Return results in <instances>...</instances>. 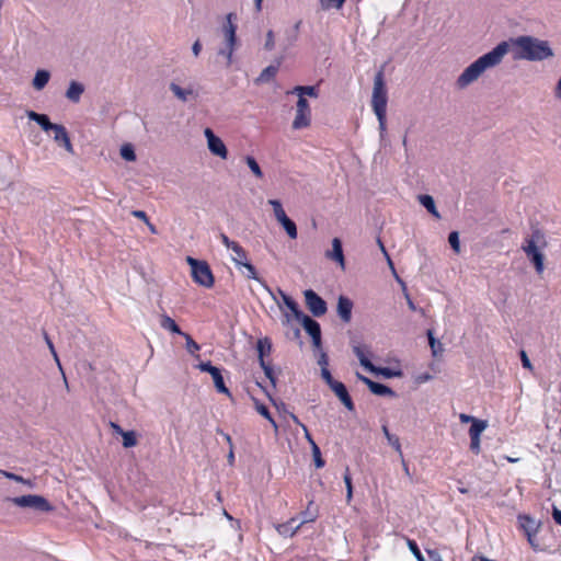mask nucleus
<instances>
[{"label":"nucleus","instance_id":"4d7b16f0","mask_svg":"<svg viewBox=\"0 0 561 561\" xmlns=\"http://www.w3.org/2000/svg\"><path fill=\"white\" fill-rule=\"evenodd\" d=\"M45 341H46V343H47V345H48V347H49V350H50L55 360L57 362L59 368L61 369L60 362L58 359V356H57V353L55 351L54 344H53V342L50 341L49 336L46 333H45Z\"/></svg>","mask_w":561,"mask_h":561},{"label":"nucleus","instance_id":"6ab92c4d","mask_svg":"<svg viewBox=\"0 0 561 561\" xmlns=\"http://www.w3.org/2000/svg\"><path fill=\"white\" fill-rule=\"evenodd\" d=\"M169 89L174 94V96L181 102H187L190 100H195L197 98V93L191 87L182 88L178 83L171 82Z\"/></svg>","mask_w":561,"mask_h":561},{"label":"nucleus","instance_id":"72a5a7b5","mask_svg":"<svg viewBox=\"0 0 561 561\" xmlns=\"http://www.w3.org/2000/svg\"><path fill=\"white\" fill-rule=\"evenodd\" d=\"M231 251L233 253L231 259L237 266H240L243 262L248 261L247 252L239 243L233 245Z\"/></svg>","mask_w":561,"mask_h":561},{"label":"nucleus","instance_id":"49530a36","mask_svg":"<svg viewBox=\"0 0 561 561\" xmlns=\"http://www.w3.org/2000/svg\"><path fill=\"white\" fill-rule=\"evenodd\" d=\"M312 457L314 461V466L317 468H322L324 466V460L321 457L320 448L317 444H313V447L311 448Z\"/></svg>","mask_w":561,"mask_h":561},{"label":"nucleus","instance_id":"79ce46f5","mask_svg":"<svg viewBox=\"0 0 561 561\" xmlns=\"http://www.w3.org/2000/svg\"><path fill=\"white\" fill-rule=\"evenodd\" d=\"M448 242L451 247V249L458 254L461 251L460 248V241H459V233L457 231H453L448 236Z\"/></svg>","mask_w":561,"mask_h":561},{"label":"nucleus","instance_id":"13d9d810","mask_svg":"<svg viewBox=\"0 0 561 561\" xmlns=\"http://www.w3.org/2000/svg\"><path fill=\"white\" fill-rule=\"evenodd\" d=\"M197 367H198L202 371H206V373H209V374H211V371H214L215 369H217V367L213 366L210 362L201 363Z\"/></svg>","mask_w":561,"mask_h":561},{"label":"nucleus","instance_id":"bf43d9fd","mask_svg":"<svg viewBox=\"0 0 561 561\" xmlns=\"http://www.w3.org/2000/svg\"><path fill=\"white\" fill-rule=\"evenodd\" d=\"M318 365L321 366V369H323V367L328 368L329 359H328V355L324 352L320 353V356L318 358Z\"/></svg>","mask_w":561,"mask_h":561},{"label":"nucleus","instance_id":"9d476101","mask_svg":"<svg viewBox=\"0 0 561 561\" xmlns=\"http://www.w3.org/2000/svg\"><path fill=\"white\" fill-rule=\"evenodd\" d=\"M538 248V245H533L531 242H527L523 244L522 250L525 252L526 256L534 264L536 272L540 275L545 270V255Z\"/></svg>","mask_w":561,"mask_h":561},{"label":"nucleus","instance_id":"774afa93","mask_svg":"<svg viewBox=\"0 0 561 561\" xmlns=\"http://www.w3.org/2000/svg\"><path fill=\"white\" fill-rule=\"evenodd\" d=\"M432 378H433L432 375H430L427 373L421 374L416 377V382L423 383V382L431 380Z\"/></svg>","mask_w":561,"mask_h":561},{"label":"nucleus","instance_id":"8fccbe9b","mask_svg":"<svg viewBox=\"0 0 561 561\" xmlns=\"http://www.w3.org/2000/svg\"><path fill=\"white\" fill-rule=\"evenodd\" d=\"M387 264H388V266H389V268H390V271H391V273H392V275H393L394 279L400 284V286H401V288H402V291H405V286H407V285H405V283L402 280V278H400V276L398 275V273H397V271H396V268H394V264H393V262H392L391 257H388V260H387Z\"/></svg>","mask_w":561,"mask_h":561},{"label":"nucleus","instance_id":"37998d69","mask_svg":"<svg viewBox=\"0 0 561 561\" xmlns=\"http://www.w3.org/2000/svg\"><path fill=\"white\" fill-rule=\"evenodd\" d=\"M345 0H320V5L323 10H329L331 8L341 9L344 4Z\"/></svg>","mask_w":561,"mask_h":561},{"label":"nucleus","instance_id":"f03ea898","mask_svg":"<svg viewBox=\"0 0 561 561\" xmlns=\"http://www.w3.org/2000/svg\"><path fill=\"white\" fill-rule=\"evenodd\" d=\"M388 94L385 82L383 67L374 77L371 107L379 123L380 137L383 138L387 128Z\"/></svg>","mask_w":561,"mask_h":561},{"label":"nucleus","instance_id":"de8ad7c7","mask_svg":"<svg viewBox=\"0 0 561 561\" xmlns=\"http://www.w3.org/2000/svg\"><path fill=\"white\" fill-rule=\"evenodd\" d=\"M260 366L262 367L266 378L271 381L272 386L275 388L276 387V377L274 375L272 366L267 363L260 364Z\"/></svg>","mask_w":561,"mask_h":561},{"label":"nucleus","instance_id":"5fc2aeb1","mask_svg":"<svg viewBox=\"0 0 561 561\" xmlns=\"http://www.w3.org/2000/svg\"><path fill=\"white\" fill-rule=\"evenodd\" d=\"M0 474H2L7 479L13 480L19 483L24 482V478L22 476H18L13 472H9V471L0 469Z\"/></svg>","mask_w":561,"mask_h":561},{"label":"nucleus","instance_id":"f257e3e1","mask_svg":"<svg viewBox=\"0 0 561 561\" xmlns=\"http://www.w3.org/2000/svg\"><path fill=\"white\" fill-rule=\"evenodd\" d=\"M511 47H513L514 60L539 62L552 59L556 56L549 41L540 39L531 35L512 37L508 41L499 43L492 50L469 65L457 78V88L460 90L466 89L477 81L484 71L501 65L504 57L511 50Z\"/></svg>","mask_w":561,"mask_h":561},{"label":"nucleus","instance_id":"2f4dec72","mask_svg":"<svg viewBox=\"0 0 561 561\" xmlns=\"http://www.w3.org/2000/svg\"><path fill=\"white\" fill-rule=\"evenodd\" d=\"M293 94H296L298 96V99L300 98H305L306 95L308 96H311V98H318V90L316 89V87H312V85H297L291 91Z\"/></svg>","mask_w":561,"mask_h":561},{"label":"nucleus","instance_id":"473e14b6","mask_svg":"<svg viewBox=\"0 0 561 561\" xmlns=\"http://www.w3.org/2000/svg\"><path fill=\"white\" fill-rule=\"evenodd\" d=\"M382 433L387 438L388 443L394 448V450L399 454V457L402 458V449L399 438L391 434L387 427V425L382 426Z\"/></svg>","mask_w":561,"mask_h":561},{"label":"nucleus","instance_id":"412c9836","mask_svg":"<svg viewBox=\"0 0 561 561\" xmlns=\"http://www.w3.org/2000/svg\"><path fill=\"white\" fill-rule=\"evenodd\" d=\"M327 257L337 262L342 268L345 267V259L343 254L342 242L339 238L332 240V250L327 252Z\"/></svg>","mask_w":561,"mask_h":561},{"label":"nucleus","instance_id":"58836bf2","mask_svg":"<svg viewBox=\"0 0 561 561\" xmlns=\"http://www.w3.org/2000/svg\"><path fill=\"white\" fill-rule=\"evenodd\" d=\"M123 446L125 448H130L137 445V436L134 431H127L123 435Z\"/></svg>","mask_w":561,"mask_h":561},{"label":"nucleus","instance_id":"e2e57ef3","mask_svg":"<svg viewBox=\"0 0 561 561\" xmlns=\"http://www.w3.org/2000/svg\"><path fill=\"white\" fill-rule=\"evenodd\" d=\"M220 238L222 243L230 250L237 244L236 241L230 240L225 233H221Z\"/></svg>","mask_w":561,"mask_h":561},{"label":"nucleus","instance_id":"7ed1b4c3","mask_svg":"<svg viewBox=\"0 0 561 561\" xmlns=\"http://www.w3.org/2000/svg\"><path fill=\"white\" fill-rule=\"evenodd\" d=\"M233 18V13H229L226 16V23L222 25L224 46L217 51L218 56L227 59V67H230L232 64V55L237 47V26L232 22Z\"/></svg>","mask_w":561,"mask_h":561},{"label":"nucleus","instance_id":"a211bd4d","mask_svg":"<svg viewBox=\"0 0 561 561\" xmlns=\"http://www.w3.org/2000/svg\"><path fill=\"white\" fill-rule=\"evenodd\" d=\"M519 527L524 530L527 537L535 536L539 528L540 523L535 520L533 517L526 514H519L518 517Z\"/></svg>","mask_w":561,"mask_h":561},{"label":"nucleus","instance_id":"6e6d98bb","mask_svg":"<svg viewBox=\"0 0 561 561\" xmlns=\"http://www.w3.org/2000/svg\"><path fill=\"white\" fill-rule=\"evenodd\" d=\"M520 359H522L523 367L533 371L534 366H533L531 362L529 360L527 353L525 351H520Z\"/></svg>","mask_w":561,"mask_h":561},{"label":"nucleus","instance_id":"393cba45","mask_svg":"<svg viewBox=\"0 0 561 561\" xmlns=\"http://www.w3.org/2000/svg\"><path fill=\"white\" fill-rule=\"evenodd\" d=\"M159 324L163 330L170 331L174 334H183V331L176 324V322L165 313L159 314Z\"/></svg>","mask_w":561,"mask_h":561},{"label":"nucleus","instance_id":"c756f323","mask_svg":"<svg viewBox=\"0 0 561 561\" xmlns=\"http://www.w3.org/2000/svg\"><path fill=\"white\" fill-rule=\"evenodd\" d=\"M426 335L428 339V344H430V347L432 351V355L434 357L442 356L444 353V347H443V344L434 337L433 330H431V329L427 330Z\"/></svg>","mask_w":561,"mask_h":561},{"label":"nucleus","instance_id":"6e6552de","mask_svg":"<svg viewBox=\"0 0 561 561\" xmlns=\"http://www.w3.org/2000/svg\"><path fill=\"white\" fill-rule=\"evenodd\" d=\"M310 107L306 98H299L296 104V116L293 122L294 129H301L310 125Z\"/></svg>","mask_w":561,"mask_h":561},{"label":"nucleus","instance_id":"bb28decb","mask_svg":"<svg viewBox=\"0 0 561 561\" xmlns=\"http://www.w3.org/2000/svg\"><path fill=\"white\" fill-rule=\"evenodd\" d=\"M256 351H257V357H259L260 364L266 363L264 360V357L266 355H270L272 352L271 340L268 337H263V339L257 340Z\"/></svg>","mask_w":561,"mask_h":561},{"label":"nucleus","instance_id":"0e129e2a","mask_svg":"<svg viewBox=\"0 0 561 561\" xmlns=\"http://www.w3.org/2000/svg\"><path fill=\"white\" fill-rule=\"evenodd\" d=\"M268 398L271 400V402L274 404V407L278 410V411H282V412H285V413H288L286 411V405L284 402H277L275 401L270 394H268Z\"/></svg>","mask_w":561,"mask_h":561},{"label":"nucleus","instance_id":"a19ab883","mask_svg":"<svg viewBox=\"0 0 561 561\" xmlns=\"http://www.w3.org/2000/svg\"><path fill=\"white\" fill-rule=\"evenodd\" d=\"M245 162L256 178H259V179L263 178V172H262L259 163L256 162V160L253 157L247 156Z\"/></svg>","mask_w":561,"mask_h":561},{"label":"nucleus","instance_id":"dca6fc26","mask_svg":"<svg viewBox=\"0 0 561 561\" xmlns=\"http://www.w3.org/2000/svg\"><path fill=\"white\" fill-rule=\"evenodd\" d=\"M284 59H285L284 55H278L274 60L275 64L270 65L266 68H264L262 70V72L260 73V76L256 78L255 82L257 84L271 82L277 75L278 69H279L282 62L284 61Z\"/></svg>","mask_w":561,"mask_h":561},{"label":"nucleus","instance_id":"603ef678","mask_svg":"<svg viewBox=\"0 0 561 561\" xmlns=\"http://www.w3.org/2000/svg\"><path fill=\"white\" fill-rule=\"evenodd\" d=\"M344 483L346 485V491H347V494H346L347 502H350L352 499V495H353V486H352V478L348 472V468H346V472L344 474Z\"/></svg>","mask_w":561,"mask_h":561},{"label":"nucleus","instance_id":"39448f33","mask_svg":"<svg viewBox=\"0 0 561 561\" xmlns=\"http://www.w3.org/2000/svg\"><path fill=\"white\" fill-rule=\"evenodd\" d=\"M186 262L191 266L192 277L195 283L206 288L213 287L215 279L206 261H199L192 256H187Z\"/></svg>","mask_w":561,"mask_h":561},{"label":"nucleus","instance_id":"1a4fd4ad","mask_svg":"<svg viewBox=\"0 0 561 561\" xmlns=\"http://www.w3.org/2000/svg\"><path fill=\"white\" fill-rule=\"evenodd\" d=\"M204 135L207 139V146L209 151L221 159H227L228 150L224 141L214 134L210 128L204 130Z\"/></svg>","mask_w":561,"mask_h":561},{"label":"nucleus","instance_id":"aec40b11","mask_svg":"<svg viewBox=\"0 0 561 561\" xmlns=\"http://www.w3.org/2000/svg\"><path fill=\"white\" fill-rule=\"evenodd\" d=\"M352 309L353 301L350 298L341 295L337 299V314L343 322L348 323L351 321Z\"/></svg>","mask_w":561,"mask_h":561},{"label":"nucleus","instance_id":"9b49d317","mask_svg":"<svg viewBox=\"0 0 561 561\" xmlns=\"http://www.w3.org/2000/svg\"><path fill=\"white\" fill-rule=\"evenodd\" d=\"M488 427V422L484 420L474 421V423L469 428L470 436V450L478 455L481 451L480 446V436Z\"/></svg>","mask_w":561,"mask_h":561},{"label":"nucleus","instance_id":"69168bd1","mask_svg":"<svg viewBox=\"0 0 561 561\" xmlns=\"http://www.w3.org/2000/svg\"><path fill=\"white\" fill-rule=\"evenodd\" d=\"M552 517L557 524L561 525V511L556 506L552 510Z\"/></svg>","mask_w":561,"mask_h":561},{"label":"nucleus","instance_id":"f3484780","mask_svg":"<svg viewBox=\"0 0 561 561\" xmlns=\"http://www.w3.org/2000/svg\"><path fill=\"white\" fill-rule=\"evenodd\" d=\"M330 389L335 393V396L340 399V401L344 404V407L348 411H354L355 407L345 385L341 381L335 382L330 387Z\"/></svg>","mask_w":561,"mask_h":561},{"label":"nucleus","instance_id":"5701e85b","mask_svg":"<svg viewBox=\"0 0 561 561\" xmlns=\"http://www.w3.org/2000/svg\"><path fill=\"white\" fill-rule=\"evenodd\" d=\"M26 115L31 121L37 123L44 131H50V129L55 125V123H51L49 121V117L46 114H39L34 111H27Z\"/></svg>","mask_w":561,"mask_h":561},{"label":"nucleus","instance_id":"0eeeda50","mask_svg":"<svg viewBox=\"0 0 561 561\" xmlns=\"http://www.w3.org/2000/svg\"><path fill=\"white\" fill-rule=\"evenodd\" d=\"M305 302L308 310L314 317H322L328 311L327 302L312 289L304 291Z\"/></svg>","mask_w":561,"mask_h":561},{"label":"nucleus","instance_id":"7c9ffc66","mask_svg":"<svg viewBox=\"0 0 561 561\" xmlns=\"http://www.w3.org/2000/svg\"><path fill=\"white\" fill-rule=\"evenodd\" d=\"M210 375L213 377L214 385H215L217 391L220 393L230 396V391L225 385L224 377L221 375L220 369L219 368L215 369L214 371H211Z\"/></svg>","mask_w":561,"mask_h":561},{"label":"nucleus","instance_id":"680f3d73","mask_svg":"<svg viewBox=\"0 0 561 561\" xmlns=\"http://www.w3.org/2000/svg\"><path fill=\"white\" fill-rule=\"evenodd\" d=\"M131 215L135 218H138V219L142 220L144 222H148L149 218H148L147 214L144 210H133Z\"/></svg>","mask_w":561,"mask_h":561},{"label":"nucleus","instance_id":"ddd939ff","mask_svg":"<svg viewBox=\"0 0 561 561\" xmlns=\"http://www.w3.org/2000/svg\"><path fill=\"white\" fill-rule=\"evenodd\" d=\"M308 512L309 510L305 513V517L300 522L296 518H291L288 523L279 525L277 527L278 533L284 536H294L304 523L312 522L314 519L316 515L309 514L307 516Z\"/></svg>","mask_w":561,"mask_h":561},{"label":"nucleus","instance_id":"cd10ccee","mask_svg":"<svg viewBox=\"0 0 561 561\" xmlns=\"http://www.w3.org/2000/svg\"><path fill=\"white\" fill-rule=\"evenodd\" d=\"M300 323L311 337L321 333L320 324L307 314L302 317Z\"/></svg>","mask_w":561,"mask_h":561},{"label":"nucleus","instance_id":"ea45409f","mask_svg":"<svg viewBox=\"0 0 561 561\" xmlns=\"http://www.w3.org/2000/svg\"><path fill=\"white\" fill-rule=\"evenodd\" d=\"M181 336L184 337L185 340V347H186V351L194 355L197 351H199V345L192 339V336L185 332H183V334H181Z\"/></svg>","mask_w":561,"mask_h":561},{"label":"nucleus","instance_id":"09e8293b","mask_svg":"<svg viewBox=\"0 0 561 561\" xmlns=\"http://www.w3.org/2000/svg\"><path fill=\"white\" fill-rule=\"evenodd\" d=\"M287 308L293 312V316L295 317V319L300 322L302 317L306 316V313H304L300 309H299V306L298 304L294 300L293 302H290Z\"/></svg>","mask_w":561,"mask_h":561},{"label":"nucleus","instance_id":"c9c22d12","mask_svg":"<svg viewBox=\"0 0 561 561\" xmlns=\"http://www.w3.org/2000/svg\"><path fill=\"white\" fill-rule=\"evenodd\" d=\"M240 266H243L247 270V272H248L247 277L248 278L254 279V280L261 283L268 290V293L272 294V291L268 288V286L257 276L256 270H255L253 264H251L249 261H245Z\"/></svg>","mask_w":561,"mask_h":561},{"label":"nucleus","instance_id":"4c0bfd02","mask_svg":"<svg viewBox=\"0 0 561 561\" xmlns=\"http://www.w3.org/2000/svg\"><path fill=\"white\" fill-rule=\"evenodd\" d=\"M121 157L126 161H135L136 153L134 147L130 144L123 145L121 147Z\"/></svg>","mask_w":561,"mask_h":561},{"label":"nucleus","instance_id":"f8f14e48","mask_svg":"<svg viewBox=\"0 0 561 561\" xmlns=\"http://www.w3.org/2000/svg\"><path fill=\"white\" fill-rule=\"evenodd\" d=\"M50 131L54 133V140L58 146L64 147L65 150L71 154L75 153L70 137L64 125L55 124Z\"/></svg>","mask_w":561,"mask_h":561},{"label":"nucleus","instance_id":"20e7f679","mask_svg":"<svg viewBox=\"0 0 561 561\" xmlns=\"http://www.w3.org/2000/svg\"><path fill=\"white\" fill-rule=\"evenodd\" d=\"M8 501L20 508H28L38 513H48L54 511V506L48 502V500L38 494L9 497Z\"/></svg>","mask_w":561,"mask_h":561},{"label":"nucleus","instance_id":"423d86ee","mask_svg":"<svg viewBox=\"0 0 561 561\" xmlns=\"http://www.w3.org/2000/svg\"><path fill=\"white\" fill-rule=\"evenodd\" d=\"M268 204L273 207L276 220L283 226L289 238H297L296 224L289 219L278 199H270Z\"/></svg>","mask_w":561,"mask_h":561},{"label":"nucleus","instance_id":"c03bdc74","mask_svg":"<svg viewBox=\"0 0 561 561\" xmlns=\"http://www.w3.org/2000/svg\"><path fill=\"white\" fill-rule=\"evenodd\" d=\"M370 373H375V374H379L386 378H391V377H394V376H399L401 375V371H394L388 367H376L375 366V369L374 370H369Z\"/></svg>","mask_w":561,"mask_h":561},{"label":"nucleus","instance_id":"338daca9","mask_svg":"<svg viewBox=\"0 0 561 561\" xmlns=\"http://www.w3.org/2000/svg\"><path fill=\"white\" fill-rule=\"evenodd\" d=\"M202 50V44L199 42V39H196L192 46V51L194 54L195 57H197L199 55Z\"/></svg>","mask_w":561,"mask_h":561},{"label":"nucleus","instance_id":"4be33fe9","mask_svg":"<svg viewBox=\"0 0 561 561\" xmlns=\"http://www.w3.org/2000/svg\"><path fill=\"white\" fill-rule=\"evenodd\" d=\"M84 92V85L76 80L70 81L68 89L66 90L65 96L73 102L78 103L81 95Z\"/></svg>","mask_w":561,"mask_h":561},{"label":"nucleus","instance_id":"3c124183","mask_svg":"<svg viewBox=\"0 0 561 561\" xmlns=\"http://www.w3.org/2000/svg\"><path fill=\"white\" fill-rule=\"evenodd\" d=\"M408 546H409L410 551L413 553V556L415 557V559L417 561H425V558L421 553V551H420L417 545L415 543V541L408 540Z\"/></svg>","mask_w":561,"mask_h":561},{"label":"nucleus","instance_id":"4468645a","mask_svg":"<svg viewBox=\"0 0 561 561\" xmlns=\"http://www.w3.org/2000/svg\"><path fill=\"white\" fill-rule=\"evenodd\" d=\"M352 350L358 358L360 365L367 370H374L375 365L369 360L368 356L371 355L370 347L365 344L355 343L352 341Z\"/></svg>","mask_w":561,"mask_h":561},{"label":"nucleus","instance_id":"864d4df0","mask_svg":"<svg viewBox=\"0 0 561 561\" xmlns=\"http://www.w3.org/2000/svg\"><path fill=\"white\" fill-rule=\"evenodd\" d=\"M321 377L324 379V381L327 382V385L329 387H332V385H334L335 382H337V380H335L330 370L327 368V367H323V369H321Z\"/></svg>","mask_w":561,"mask_h":561},{"label":"nucleus","instance_id":"a878e982","mask_svg":"<svg viewBox=\"0 0 561 561\" xmlns=\"http://www.w3.org/2000/svg\"><path fill=\"white\" fill-rule=\"evenodd\" d=\"M298 39V35L295 34V31H290V28L286 30L284 32V38L282 39L279 47H280V54L286 57V53L289 48H291Z\"/></svg>","mask_w":561,"mask_h":561},{"label":"nucleus","instance_id":"c85d7f7f","mask_svg":"<svg viewBox=\"0 0 561 561\" xmlns=\"http://www.w3.org/2000/svg\"><path fill=\"white\" fill-rule=\"evenodd\" d=\"M417 199L422 206H424L430 214H432L435 218L439 219L440 215L436 208L435 201L431 195L423 194L419 195Z\"/></svg>","mask_w":561,"mask_h":561},{"label":"nucleus","instance_id":"052dcab7","mask_svg":"<svg viewBox=\"0 0 561 561\" xmlns=\"http://www.w3.org/2000/svg\"><path fill=\"white\" fill-rule=\"evenodd\" d=\"M459 419L461 423H471V425L474 423V421H480L479 419L465 413H461L459 415Z\"/></svg>","mask_w":561,"mask_h":561},{"label":"nucleus","instance_id":"b1692460","mask_svg":"<svg viewBox=\"0 0 561 561\" xmlns=\"http://www.w3.org/2000/svg\"><path fill=\"white\" fill-rule=\"evenodd\" d=\"M50 79V72L45 69H38L32 80V85L36 91L43 90Z\"/></svg>","mask_w":561,"mask_h":561},{"label":"nucleus","instance_id":"f704fd0d","mask_svg":"<svg viewBox=\"0 0 561 561\" xmlns=\"http://www.w3.org/2000/svg\"><path fill=\"white\" fill-rule=\"evenodd\" d=\"M527 242H531L533 245H538V248H545L547 245L545 234L539 229L533 230L530 238L527 239L525 243Z\"/></svg>","mask_w":561,"mask_h":561},{"label":"nucleus","instance_id":"a18cd8bd","mask_svg":"<svg viewBox=\"0 0 561 561\" xmlns=\"http://www.w3.org/2000/svg\"><path fill=\"white\" fill-rule=\"evenodd\" d=\"M264 50L272 51L275 48V33L272 30L266 32Z\"/></svg>","mask_w":561,"mask_h":561},{"label":"nucleus","instance_id":"2eb2a0df","mask_svg":"<svg viewBox=\"0 0 561 561\" xmlns=\"http://www.w3.org/2000/svg\"><path fill=\"white\" fill-rule=\"evenodd\" d=\"M356 377L362 382H364L369 388V390L374 394H376V396H389V397H396L397 396V393L391 388H389L386 385L373 381L371 379H369L368 377L363 376L359 373H356Z\"/></svg>","mask_w":561,"mask_h":561},{"label":"nucleus","instance_id":"e433bc0d","mask_svg":"<svg viewBox=\"0 0 561 561\" xmlns=\"http://www.w3.org/2000/svg\"><path fill=\"white\" fill-rule=\"evenodd\" d=\"M255 409L257 411V413L260 415H262L263 417H265L275 428V431H277V424L276 422L274 421V419L272 417L266 405H264L263 403H260L259 401H255Z\"/></svg>","mask_w":561,"mask_h":561}]
</instances>
